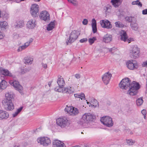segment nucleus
Wrapping results in <instances>:
<instances>
[{"label": "nucleus", "instance_id": "13", "mask_svg": "<svg viewBox=\"0 0 147 147\" xmlns=\"http://www.w3.org/2000/svg\"><path fill=\"white\" fill-rule=\"evenodd\" d=\"M53 147H65L64 143L58 140H55L53 142Z\"/></svg>", "mask_w": 147, "mask_h": 147}, {"label": "nucleus", "instance_id": "17", "mask_svg": "<svg viewBox=\"0 0 147 147\" xmlns=\"http://www.w3.org/2000/svg\"><path fill=\"white\" fill-rule=\"evenodd\" d=\"M138 90H136L132 83L129 88L128 92L130 95L134 96L136 95L138 93Z\"/></svg>", "mask_w": 147, "mask_h": 147}, {"label": "nucleus", "instance_id": "59", "mask_svg": "<svg viewBox=\"0 0 147 147\" xmlns=\"http://www.w3.org/2000/svg\"><path fill=\"white\" fill-rule=\"evenodd\" d=\"M19 113L16 111L14 113H13L12 115L13 117H15Z\"/></svg>", "mask_w": 147, "mask_h": 147}, {"label": "nucleus", "instance_id": "49", "mask_svg": "<svg viewBox=\"0 0 147 147\" xmlns=\"http://www.w3.org/2000/svg\"><path fill=\"white\" fill-rule=\"evenodd\" d=\"M88 21L87 19H84L82 21V24L84 25H87L88 23Z\"/></svg>", "mask_w": 147, "mask_h": 147}, {"label": "nucleus", "instance_id": "7", "mask_svg": "<svg viewBox=\"0 0 147 147\" xmlns=\"http://www.w3.org/2000/svg\"><path fill=\"white\" fill-rule=\"evenodd\" d=\"M100 121L104 125L107 127H111L113 125L112 118L111 117H102L101 118Z\"/></svg>", "mask_w": 147, "mask_h": 147}, {"label": "nucleus", "instance_id": "46", "mask_svg": "<svg viewBox=\"0 0 147 147\" xmlns=\"http://www.w3.org/2000/svg\"><path fill=\"white\" fill-rule=\"evenodd\" d=\"M51 145V141L50 138L47 137V146Z\"/></svg>", "mask_w": 147, "mask_h": 147}, {"label": "nucleus", "instance_id": "38", "mask_svg": "<svg viewBox=\"0 0 147 147\" xmlns=\"http://www.w3.org/2000/svg\"><path fill=\"white\" fill-rule=\"evenodd\" d=\"M98 104V102L97 100L96 99H94L92 101L91 103H90V104L91 106H94L96 107L97 105Z\"/></svg>", "mask_w": 147, "mask_h": 147}, {"label": "nucleus", "instance_id": "32", "mask_svg": "<svg viewBox=\"0 0 147 147\" xmlns=\"http://www.w3.org/2000/svg\"><path fill=\"white\" fill-rule=\"evenodd\" d=\"M132 84L136 90H138L140 88V86L138 83L136 82L135 81H133L132 82Z\"/></svg>", "mask_w": 147, "mask_h": 147}, {"label": "nucleus", "instance_id": "9", "mask_svg": "<svg viewBox=\"0 0 147 147\" xmlns=\"http://www.w3.org/2000/svg\"><path fill=\"white\" fill-rule=\"evenodd\" d=\"M9 83L13 86L14 88L18 90L21 94H23V87L19 84V82L14 80H10L9 82Z\"/></svg>", "mask_w": 147, "mask_h": 147}, {"label": "nucleus", "instance_id": "57", "mask_svg": "<svg viewBox=\"0 0 147 147\" xmlns=\"http://www.w3.org/2000/svg\"><path fill=\"white\" fill-rule=\"evenodd\" d=\"M136 5L140 6L141 7L142 6V4L140 2H137L136 4Z\"/></svg>", "mask_w": 147, "mask_h": 147}, {"label": "nucleus", "instance_id": "36", "mask_svg": "<svg viewBox=\"0 0 147 147\" xmlns=\"http://www.w3.org/2000/svg\"><path fill=\"white\" fill-rule=\"evenodd\" d=\"M100 24L101 26L103 28H109L110 26H109V27L107 26V27L106 24V20H102L100 21Z\"/></svg>", "mask_w": 147, "mask_h": 147}, {"label": "nucleus", "instance_id": "1", "mask_svg": "<svg viewBox=\"0 0 147 147\" xmlns=\"http://www.w3.org/2000/svg\"><path fill=\"white\" fill-rule=\"evenodd\" d=\"M96 117L90 113H85L84 114L80 119L79 123L82 125H85V123H87L89 121H92L95 119Z\"/></svg>", "mask_w": 147, "mask_h": 147}, {"label": "nucleus", "instance_id": "37", "mask_svg": "<svg viewBox=\"0 0 147 147\" xmlns=\"http://www.w3.org/2000/svg\"><path fill=\"white\" fill-rule=\"evenodd\" d=\"M72 108H73V107L72 106H68L67 105L66 107L65 108V111L70 114V111H71Z\"/></svg>", "mask_w": 147, "mask_h": 147}, {"label": "nucleus", "instance_id": "50", "mask_svg": "<svg viewBox=\"0 0 147 147\" xmlns=\"http://www.w3.org/2000/svg\"><path fill=\"white\" fill-rule=\"evenodd\" d=\"M33 41V39L32 38H30L29 40V41L26 42V43H28V45L29 46L30 45V43L31 42H32Z\"/></svg>", "mask_w": 147, "mask_h": 147}, {"label": "nucleus", "instance_id": "22", "mask_svg": "<svg viewBox=\"0 0 147 147\" xmlns=\"http://www.w3.org/2000/svg\"><path fill=\"white\" fill-rule=\"evenodd\" d=\"M121 39L122 40L125 42L127 39L128 37L126 32L123 30H121L120 33Z\"/></svg>", "mask_w": 147, "mask_h": 147}, {"label": "nucleus", "instance_id": "64", "mask_svg": "<svg viewBox=\"0 0 147 147\" xmlns=\"http://www.w3.org/2000/svg\"><path fill=\"white\" fill-rule=\"evenodd\" d=\"M137 3V2H136V1H133L132 2L131 4L133 5H136Z\"/></svg>", "mask_w": 147, "mask_h": 147}, {"label": "nucleus", "instance_id": "4", "mask_svg": "<svg viewBox=\"0 0 147 147\" xmlns=\"http://www.w3.org/2000/svg\"><path fill=\"white\" fill-rule=\"evenodd\" d=\"M130 57L136 59L139 57L140 55V49L137 45H134L129 53Z\"/></svg>", "mask_w": 147, "mask_h": 147}, {"label": "nucleus", "instance_id": "10", "mask_svg": "<svg viewBox=\"0 0 147 147\" xmlns=\"http://www.w3.org/2000/svg\"><path fill=\"white\" fill-rule=\"evenodd\" d=\"M39 6L36 4H34L31 7L30 13L31 15L34 17L38 16L39 10Z\"/></svg>", "mask_w": 147, "mask_h": 147}, {"label": "nucleus", "instance_id": "60", "mask_svg": "<svg viewBox=\"0 0 147 147\" xmlns=\"http://www.w3.org/2000/svg\"><path fill=\"white\" fill-rule=\"evenodd\" d=\"M70 3H72L74 6H76L77 5V3H76L75 0H74V1H71V2Z\"/></svg>", "mask_w": 147, "mask_h": 147}, {"label": "nucleus", "instance_id": "27", "mask_svg": "<svg viewBox=\"0 0 147 147\" xmlns=\"http://www.w3.org/2000/svg\"><path fill=\"white\" fill-rule=\"evenodd\" d=\"M13 98V93L11 92H8L5 94V98L3 100H12Z\"/></svg>", "mask_w": 147, "mask_h": 147}, {"label": "nucleus", "instance_id": "40", "mask_svg": "<svg viewBox=\"0 0 147 147\" xmlns=\"http://www.w3.org/2000/svg\"><path fill=\"white\" fill-rule=\"evenodd\" d=\"M115 24L116 27L119 28H123L124 26V25L121 22H117L115 23Z\"/></svg>", "mask_w": 147, "mask_h": 147}, {"label": "nucleus", "instance_id": "2", "mask_svg": "<svg viewBox=\"0 0 147 147\" xmlns=\"http://www.w3.org/2000/svg\"><path fill=\"white\" fill-rule=\"evenodd\" d=\"M131 81L128 78L123 79L119 84L120 88L123 89H129L131 86Z\"/></svg>", "mask_w": 147, "mask_h": 147}, {"label": "nucleus", "instance_id": "53", "mask_svg": "<svg viewBox=\"0 0 147 147\" xmlns=\"http://www.w3.org/2000/svg\"><path fill=\"white\" fill-rule=\"evenodd\" d=\"M75 78L77 79H79L80 78V76L79 74H76L75 75Z\"/></svg>", "mask_w": 147, "mask_h": 147}, {"label": "nucleus", "instance_id": "55", "mask_svg": "<svg viewBox=\"0 0 147 147\" xmlns=\"http://www.w3.org/2000/svg\"><path fill=\"white\" fill-rule=\"evenodd\" d=\"M146 66H147V61L143 62L142 64V66L143 67H145Z\"/></svg>", "mask_w": 147, "mask_h": 147}, {"label": "nucleus", "instance_id": "43", "mask_svg": "<svg viewBox=\"0 0 147 147\" xmlns=\"http://www.w3.org/2000/svg\"><path fill=\"white\" fill-rule=\"evenodd\" d=\"M132 18H134V17L131 16H127L125 18V19L126 21L128 22L131 23V22H133L132 21Z\"/></svg>", "mask_w": 147, "mask_h": 147}, {"label": "nucleus", "instance_id": "8", "mask_svg": "<svg viewBox=\"0 0 147 147\" xmlns=\"http://www.w3.org/2000/svg\"><path fill=\"white\" fill-rule=\"evenodd\" d=\"M56 123L61 128H63L68 125V120L67 118L65 117L59 118L57 119Z\"/></svg>", "mask_w": 147, "mask_h": 147}, {"label": "nucleus", "instance_id": "62", "mask_svg": "<svg viewBox=\"0 0 147 147\" xmlns=\"http://www.w3.org/2000/svg\"><path fill=\"white\" fill-rule=\"evenodd\" d=\"M3 37V35L2 32H0V39H2Z\"/></svg>", "mask_w": 147, "mask_h": 147}, {"label": "nucleus", "instance_id": "48", "mask_svg": "<svg viewBox=\"0 0 147 147\" xmlns=\"http://www.w3.org/2000/svg\"><path fill=\"white\" fill-rule=\"evenodd\" d=\"M87 41V38H84L80 39V42L81 43H84L86 42Z\"/></svg>", "mask_w": 147, "mask_h": 147}, {"label": "nucleus", "instance_id": "26", "mask_svg": "<svg viewBox=\"0 0 147 147\" xmlns=\"http://www.w3.org/2000/svg\"><path fill=\"white\" fill-rule=\"evenodd\" d=\"M79 113V110L78 109L73 107L71 111H70V115H71L74 116L77 115Z\"/></svg>", "mask_w": 147, "mask_h": 147}, {"label": "nucleus", "instance_id": "3", "mask_svg": "<svg viewBox=\"0 0 147 147\" xmlns=\"http://www.w3.org/2000/svg\"><path fill=\"white\" fill-rule=\"evenodd\" d=\"M80 34V33L77 31L72 30L69 36L68 40L66 41L67 45H68L69 43L71 44L74 42L77 39Z\"/></svg>", "mask_w": 147, "mask_h": 147}, {"label": "nucleus", "instance_id": "47", "mask_svg": "<svg viewBox=\"0 0 147 147\" xmlns=\"http://www.w3.org/2000/svg\"><path fill=\"white\" fill-rule=\"evenodd\" d=\"M50 19V14L49 12L47 11V22H49Z\"/></svg>", "mask_w": 147, "mask_h": 147}, {"label": "nucleus", "instance_id": "61", "mask_svg": "<svg viewBox=\"0 0 147 147\" xmlns=\"http://www.w3.org/2000/svg\"><path fill=\"white\" fill-rule=\"evenodd\" d=\"M104 10H105V12H107V11L108 12H110V11H109L108 9L107 8V7L106 6L104 7Z\"/></svg>", "mask_w": 147, "mask_h": 147}, {"label": "nucleus", "instance_id": "42", "mask_svg": "<svg viewBox=\"0 0 147 147\" xmlns=\"http://www.w3.org/2000/svg\"><path fill=\"white\" fill-rule=\"evenodd\" d=\"M96 40V37H93L92 38H90L88 39V41L90 45H92L93 44L95 40Z\"/></svg>", "mask_w": 147, "mask_h": 147}, {"label": "nucleus", "instance_id": "21", "mask_svg": "<svg viewBox=\"0 0 147 147\" xmlns=\"http://www.w3.org/2000/svg\"><path fill=\"white\" fill-rule=\"evenodd\" d=\"M55 20L51 22L47 27V30L50 31L52 30L55 27Z\"/></svg>", "mask_w": 147, "mask_h": 147}, {"label": "nucleus", "instance_id": "15", "mask_svg": "<svg viewBox=\"0 0 147 147\" xmlns=\"http://www.w3.org/2000/svg\"><path fill=\"white\" fill-rule=\"evenodd\" d=\"M0 72L2 75L4 76H7L10 77L13 76V75L7 69H3L2 68H0Z\"/></svg>", "mask_w": 147, "mask_h": 147}, {"label": "nucleus", "instance_id": "19", "mask_svg": "<svg viewBox=\"0 0 147 147\" xmlns=\"http://www.w3.org/2000/svg\"><path fill=\"white\" fill-rule=\"evenodd\" d=\"M8 113L6 111L0 110V119H7L9 117Z\"/></svg>", "mask_w": 147, "mask_h": 147}, {"label": "nucleus", "instance_id": "31", "mask_svg": "<svg viewBox=\"0 0 147 147\" xmlns=\"http://www.w3.org/2000/svg\"><path fill=\"white\" fill-rule=\"evenodd\" d=\"M28 46V44L25 43L24 45L20 47L17 49V51L18 52L22 51V50L26 49Z\"/></svg>", "mask_w": 147, "mask_h": 147}, {"label": "nucleus", "instance_id": "54", "mask_svg": "<svg viewBox=\"0 0 147 147\" xmlns=\"http://www.w3.org/2000/svg\"><path fill=\"white\" fill-rule=\"evenodd\" d=\"M134 40L133 38H129L127 39V42L128 43H130L131 41H133Z\"/></svg>", "mask_w": 147, "mask_h": 147}, {"label": "nucleus", "instance_id": "23", "mask_svg": "<svg viewBox=\"0 0 147 147\" xmlns=\"http://www.w3.org/2000/svg\"><path fill=\"white\" fill-rule=\"evenodd\" d=\"M92 31L94 33H95L97 31L96 21L94 18H93L92 20Z\"/></svg>", "mask_w": 147, "mask_h": 147}, {"label": "nucleus", "instance_id": "18", "mask_svg": "<svg viewBox=\"0 0 147 147\" xmlns=\"http://www.w3.org/2000/svg\"><path fill=\"white\" fill-rule=\"evenodd\" d=\"M35 21L34 20H30L27 23V27L30 29L34 28L35 26Z\"/></svg>", "mask_w": 147, "mask_h": 147}, {"label": "nucleus", "instance_id": "11", "mask_svg": "<svg viewBox=\"0 0 147 147\" xmlns=\"http://www.w3.org/2000/svg\"><path fill=\"white\" fill-rule=\"evenodd\" d=\"M127 67L129 69L133 70L138 67V65L136 61L134 60L128 61L126 63Z\"/></svg>", "mask_w": 147, "mask_h": 147}, {"label": "nucleus", "instance_id": "5", "mask_svg": "<svg viewBox=\"0 0 147 147\" xmlns=\"http://www.w3.org/2000/svg\"><path fill=\"white\" fill-rule=\"evenodd\" d=\"M58 78L57 81V83L58 85V86L55 88L54 90L55 91L61 92L62 90L61 88H63L65 85V82L63 78H61L60 76H58Z\"/></svg>", "mask_w": 147, "mask_h": 147}, {"label": "nucleus", "instance_id": "56", "mask_svg": "<svg viewBox=\"0 0 147 147\" xmlns=\"http://www.w3.org/2000/svg\"><path fill=\"white\" fill-rule=\"evenodd\" d=\"M141 113L143 115H145L146 113V110L143 109L141 111Z\"/></svg>", "mask_w": 147, "mask_h": 147}, {"label": "nucleus", "instance_id": "34", "mask_svg": "<svg viewBox=\"0 0 147 147\" xmlns=\"http://www.w3.org/2000/svg\"><path fill=\"white\" fill-rule=\"evenodd\" d=\"M7 82L5 80H2L0 83V86L2 88V89H5L7 86Z\"/></svg>", "mask_w": 147, "mask_h": 147}, {"label": "nucleus", "instance_id": "20", "mask_svg": "<svg viewBox=\"0 0 147 147\" xmlns=\"http://www.w3.org/2000/svg\"><path fill=\"white\" fill-rule=\"evenodd\" d=\"M137 20H136L135 21H133L130 23V26L131 29L133 30L137 31L139 28L138 24L137 23Z\"/></svg>", "mask_w": 147, "mask_h": 147}, {"label": "nucleus", "instance_id": "52", "mask_svg": "<svg viewBox=\"0 0 147 147\" xmlns=\"http://www.w3.org/2000/svg\"><path fill=\"white\" fill-rule=\"evenodd\" d=\"M106 6L107 7V8L109 10L111 11V10L112 8V6L108 4Z\"/></svg>", "mask_w": 147, "mask_h": 147}, {"label": "nucleus", "instance_id": "16", "mask_svg": "<svg viewBox=\"0 0 147 147\" xmlns=\"http://www.w3.org/2000/svg\"><path fill=\"white\" fill-rule=\"evenodd\" d=\"M61 90H62L61 92L63 93L71 94L74 92L73 88L70 86L63 88H61Z\"/></svg>", "mask_w": 147, "mask_h": 147}, {"label": "nucleus", "instance_id": "24", "mask_svg": "<svg viewBox=\"0 0 147 147\" xmlns=\"http://www.w3.org/2000/svg\"><path fill=\"white\" fill-rule=\"evenodd\" d=\"M38 143H40L43 146H45L46 144V139L45 137H40L37 139Z\"/></svg>", "mask_w": 147, "mask_h": 147}, {"label": "nucleus", "instance_id": "12", "mask_svg": "<svg viewBox=\"0 0 147 147\" xmlns=\"http://www.w3.org/2000/svg\"><path fill=\"white\" fill-rule=\"evenodd\" d=\"M112 74L109 73V72L104 74L102 77V79L104 83L107 85L109 83Z\"/></svg>", "mask_w": 147, "mask_h": 147}, {"label": "nucleus", "instance_id": "63", "mask_svg": "<svg viewBox=\"0 0 147 147\" xmlns=\"http://www.w3.org/2000/svg\"><path fill=\"white\" fill-rule=\"evenodd\" d=\"M4 18H5L7 19L9 17V15L7 13H5L4 14Z\"/></svg>", "mask_w": 147, "mask_h": 147}, {"label": "nucleus", "instance_id": "33", "mask_svg": "<svg viewBox=\"0 0 147 147\" xmlns=\"http://www.w3.org/2000/svg\"><path fill=\"white\" fill-rule=\"evenodd\" d=\"M24 60L25 61L24 63L26 64H31L32 61L33 60V59L29 57H27L24 58Z\"/></svg>", "mask_w": 147, "mask_h": 147}, {"label": "nucleus", "instance_id": "35", "mask_svg": "<svg viewBox=\"0 0 147 147\" xmlns=\"http://www.w3.org/2000/svg\"><path fill=\"white\" fill-rule=\"evenodd\" d=\"M24 22L23 21H20L18 22L16 27V28H22L24 26Z\"/></svg>", "mask_w": 147, "mask_h": 147}, {"label": "nucleus", "instance_id": "25", "mask_svg": "<svg viewBox=\"0 0 147 147\" xmlns=\"http://www.w3.org/2000/svg\"><path fill=\"white\" fill-rule=\"evenodd\" d=\"M121 0H111V3L115 7H118L121 3Z\"/></svg>", "mask_w": 147, "mask_h": 147}, {"label": "nucleus", "instance_id": "28", "mask_svg": "<svg viewBox=\"0 0 147 147\" xmlns=\"http://www.w3.org/2000/svg\"><path fill=\"white\" fill-rule=\"evenodd\" d=\"M39 17L40 19L45 21L46 20V11H42L39 15Z\"/></svg>", "mask_w": 147, "mask_h": 147}, {"label": "nucleus", "instance_id": "51", "mask_svg": "<svg viewBox=\"0 0 147 147\" xmlns=\"http://www.w3.org/2000/svg\"><path fill=\"white\" fill-rule=\"evenodd\" d=\"M142 13L143 15L147 14V9L143 10L142 11Z\"/></svg>", "mask_w": 147, "mask_h": 147}, {"label": "nucleus", "instance_id": "44", "mask_svg": "<svg viewBox=\"0 0 147 147\" xmlns=\"http://www.w3.org/2000/svg\"><path fill=\"white\" fill-rule=\"evenodd\" d=\"M30 70V69L29 68H25L21 69V74H24L29 71Z\"/></svg>", "mask_w": 147, "mask_h": 147}, {"label": "nucleus", "instance_id": "30", "mask_svg": "<svg viewBox=\"0 0 147 147\" xmlns=\"http://www.w3.org/2000/svg\"><path fill=\"white\" fill-rule=\"evenodd\" d=\"M7 25V23L5 21H1L0 22V28L1 30L5 29Z\"/></svg>", "mask_w": 147, "mask_h": 147}, {"label": "nucleus", "instance_id": "45", "mask_svg": "<svg viewBox=\"0 0 147 147\" xmlns=\"http://www.w3.org/2000/svg\"><path fill=\"white\" fill-rule=\"evenodd\" d=\"M107 27L108 26L109 27V26H110L109 28H108V29H110L112 27V25L111 24V22H109L107 20H106V24Z\"/></svg>", "mask_w": 147, "mask_h": 147}, {"label": "nucleus", "instance_id": "14", "mask_svg": "<svg viewBox=\"0 0 147 147\" xmlns=\"http://www.w3.org/2000/svg\"><path fill=\"white\" fill-rule=\"evenodd\" d=\"M112 35L107 34L105 35L102 38V41L105 43L110 42L112 40Z\"/></svg>", "mask_w": 147, "mask_h": 147}, {"label": "nucleus", "instance_id": "58", "mask_svg": "<svg viewBox=\"0 0 147 147\" xmlns=\"http://www.w3.org/2000/svg\"><path fill=\"white\" fill-rule=\"evenodd\" d=\"M22 109L23 107H21L17 110V111L19 113L22 110Z\"/></svg>", "mask_w": 147, "mask_h": 147}, {"label": "nucleus", "instance_id": "29", "mask_svg": "<svg viewBox=\"0 0 147 147\" xmlns=\"http://www.w3.org/2000/svg\"><path fill=\"white\" fill-rule=\"evenodd\" d=\"M74 96L75 97L80 98L82 100L84 99H85V96L84 94L82 92H81L80 94H74Z\"/></svg>", "mask_w": 147, "mask_h": 147}, {"label": "nucleus", "instance_id": "39", "mask_svg": "<svg viewBox=\"0 0 147 147\" xmlns=\"http://www.w3.org/2000/svg\"><path fill=\"white\" fill-rule=\"evenodd\" d=\"M143 100L142 98H139L136 100V104L138 106H140L143 102Z\"/></svg>", "mask_w": 147, "mask_h": 147}, {"label": "nucleus", "instance_id": "6", "mask_svg": "<svg viewBox=\"0 0 147 147\" xmlns=\"http://www.w3.org/2000/svg\"><path fill=\"white\" fill-rule=\"evenodd\" d=\"M2 103L6 110L11 111L14 108V106L12 100H3Z\"/></svg>", "mask_w": 147, "mask_h": 147}, {"label": "nucleus", "instance_id": "41", "mask_svg": "<svg viewBox=\"0 0 147 147\" xmlns=\"http://www.w3.org/2000/svg\"><path fill=\"white\" fill-rule=\"evenodd\" d=\"M126 142L127 144L129 145H132L135 143V141L131 139L126 140Z\"/></svg>", "mask_w": 147, "mask_h": 147}]
</instances>
